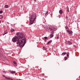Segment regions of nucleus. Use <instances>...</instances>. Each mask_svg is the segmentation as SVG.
Returning a JSON list of instances; mask_svg holds the SVG:
<instances>
[{"label": "nucleus", "mask_w": 80, "mask_h": 80, "mask_svg": "<svg viewBox=\"0 0 80 80\" xmlns=\"http://www.w3.org/2000/svg\"><path fill=\"white\" fill-rule=\"evenodd\" d=\"M17 36L14 37L12 40L13 42H17V44H18L20 48H22L26 43V39L25 37V35L23 32H18L16 33Z\"/></svg>", "instance_id": "obj_1"}, {"label": "nucleus", "mask_w": 80, "mask_h": 80, "mask_svg": "<svg viewBox=\"0 0 80 80\" xmlns=\"http://www.w3.org/2000/svg\"><path fill=\"white\" fill-rule=\"evenodd\" d=\"M36 19H37V14L35 13H33L29 17L30 23L29 24V25H32Z\"/></svg>", "instance_id": "obj_2"}, {"label": "nucleus", "mask_w": 80, "mask_h": 80, "mask_svg": "<svg viewBox=\"0 0 80 80\" xmlns=\"http://www.w3.org/2000/svg\"><path fill=\"white\" fill-rule=\"evenodd\" d=\"M48 30L49 31H55L56 28L55 26H50L48 28Z\"/></svg>", "instance_id": "obj_3"}, {"label": "nucleus", "mask_w": 80, "mask_h": 80, "mask_svg": "<svg viewBox=\"0 0 80 80\" xmlns=\"http://www.w3.org/2000/svg\"><path fill=\"white\" fill-rule=\"evenodd\" d=\"M65 43L66 44V45H72V42L70 41H66Z\"/></svg>", "instance_id": "obj_4"}, {"label": "nucleus", "mask_w": 80, "mask_h": 80, "mask_svg": "<svg viewBox=\"0 0 80 80\" xmlns=\"http://www.w3.org/2000/svg\"><path fill=\"white\" fill-rule=\"evenodd\" d=\"M67 32L68 33H69V34H71V35H72V33H73L72 31L70 30H67Z\"/></svg>", "instance_id": "obj_5"}, {"label": "nucleus", "mask_w": 80, "mask_h": 80, "mask_svg": "<svg viewBox=\"0 0 80 80\" xmlns=\"http://www.w3.org/2000/svg\"><path fill=\"white\" fill-rule=\"evenodd\" d=\"M59 13L60 14H62V13H63V11L62 10H60Z\"/></svg>", "instance_id": "obj_6"}, {"label": "nucleus", "mask_w": 80, "mask_h": 80, "mask_svg": "<svg viewBox=\"0 0 80 80\" xmlns=\"http://www.w3.org/2000/svg\"><path fill=\"white\" fill-rule=\"evenodd\" d=\"M66 10H67V12H69V8H68V6H67V8H66Z\"/></svg>", "instance_id": "obj_7"}, {"label": "nucleus", "mask_w": 80, "mask_h": 80, "mask_svg": "<svg viewBox=\"0 0 80 80\" xmlns=\"http://www.w3.org/2000/svg\"><path fill=\"white\" fill-rule=\"evenodd\" d=\"M65 28V29H66V31L67 30H68V26H67V25H66V26Z\"/></svg>", "instance_id": "obj_8"}, {"label": "nucleus", "mask_w": 80, "mask_h": 80, "mask_svg": "<svg viewBox=\"0 0 80 80\" xmlns=\"http://www.w3.org/2000/svg\"><path fill=\"white\" fill-rule=\"evenodd\" d=\"M52 42V40L49 41V42H47L48 45L50 43H51Z\"/></svg>", "instance_id": "obj_9"}, {"label": "nucleus", "mask_w": 80, "mask_h": 80, "mask_svg": "<svg viewBox=\"0 0 80 80\" xmlns=\"http://www.w3.org/2000/svg\"><path fill=\"white\" fill-rule=\"evenodd\" d=\"M16 72L15 71H12V72H11V73L12 74H15V73Z\"/></svg>", "instance_id": "obj_10"}, {"label": "nucleus", "mask_w": 80, "mask_h": 80, "mask_svg": "<svg viewBox=\"0 0 80 80\" xmlns=\"http://www.w3.org/2000/svg\"><path fill=\"white\" fill-rule=\"evenodd\" d=\"M53 37V34H51L49 36L50 38H52Z\"/></svg>", "instance_id": "obj_11"}, {"label": "nucleus", "mask_w": 80, "mask_h": 80, "mask_svg": "<svg viewBox=\"0 0 80 80\" xmlns=\"http://www.w3.org/2000/svg\"><path fill=\"white\" fill-rule=\"evenodd\" d=\"M66 53H67V52H63L62 53V55H66Z\"/></svg>", "instance_id": "obj_12"}, {"label": "nucleus", "mask_w": 80, "mask_h": 80, "mask_svg": "<svg viewBox=\"0 0 80 80\" xmlns=\"http://www.w3.org/2000/svg\"><path fill=\"white\" fill-rule=\"evenodd\" d=\"M5 8H8V5H5Z\"/></svg>", "instance_id": "obj_13"}, {"label": "nucleus", "mask_w": 80, "mask_h": 80, "mask_svg": "<svg viewBox=\"0 0 80 80\" xmlns=\"http://www.w3.org/2000/svg\"><path fill=\"white\" fill-rule=\"evenodd\" d=\"M66 20H68V21L69 20V19H68V17L67 16H66Z\"/></svg>", "instance_id": "obj_14"}, {"label": "nucleus", "mask_w": 80, "mask_h": 80, "mask_svg": "<svg viewBox=\"0 0 80 80\" xmlns=\"http://www.w3.org/2000/svg\"><path fill=\"white\" fill-rule=\"evenodd\" d=\"M43 48H44L45 50H47V48L45 47H43Z\"/></svg>", "instance_id": "obj_15"}, {"label": "nucleus", "mask_w": 80, "mask_h": 80, "mask_svg": "<svg viewBox=\"0 0 80 80\" xmlns=\"http://www.w3.org/2000/svg\"><path fill=\"white\" fill-rule=\"evenodd\" d=\"M44 38L45 40H48V39L47 38V37H44Z\"/></svg>", "instance_id": "obj_16"}, {"label": "nucleus", "mask_w": 80, "mask_h": 80, "mask_svg": "<svg viewBox=\"0 0 80 80\" xmlns=\"http://www.w3.org/2000/svg\"><path fill=\"white\" fill-rule=\"evenodd\" d=\"M13 62L14 63V65H16L17 64V62H15V61H13Z\"/></svg>", "instance_id": "obj_17"}, {"label": "nucleus", "mask_w": 80, "mask_h": 80, "mask_svg": "<svg viewBox=\"0 0 80 80\" xmlns=\"http://www.w3.org/2000/svg\"><path fill=\"white\" fill-rule=\"evenodd\" d=\"M5 78H7V79H8V80H10V78H7V77H5Z\"/></svg>", "instance_id": "obj_18"}, {"label": "nucleus", "mask_w": 80, "mask_h": 80, "mask_svg": "<svg viewBox=\"0 0 80 80\" xmlns=\"http://www.w3.org/2000/svg\"><path fill=\"white\" fill-rule=\"evenodd\" d=\"M64 60H67V57H65L64 58Z\"/></svg>", "instance_id": "obj_19"}, {"label": "nucleus", "mask_w": 80, "mask_h": 80, "mask_svg": "<svg viewBox=\"0 0 80 80\" xmlns=\"http://www.w3.org/2000/svg\"><path fill=\"white\" fill-rule=\"evenodd\" d=\"M3 13V11H0V13L2 14Z\"/></svg>", "instance_id": "obj_20"}, {"label": "nucleus", "mask_w": 80, "mask_h": 80, "mask_svg": "<svg viewBox=\"0 0 80 80\" xmlns=\"http://www.w3.org/2000/svg\"><path fill=\"white\" fill-rule=\"evenodd\" d=\"M11 32H14V29H12L11 30Z\"/></svg>", "instance_id": "obj_21"}, {"label": "nucleus", "mask_w": 80, "mask_h": 80, "mask_svg": "<svg viewBox=\"0 0 80 80\" xmlns=\"http://www.w3.org/2000/svg\"><path fill=\"white\" fill-rule=\"evenodd\" d=\"M67 57H69V53H68V54H67Z\"/></svg>", "instance_id": "obj_22"}, {"label": "nucleus", "mask_w": 80, "mask_h": 80, "mask_svg": "<svg viewBox=\"0 0 80 80\" xmlns=\"http://www.w3.org/2000/svg\"><path fill=\"white\" fill-rule=\"evenodd\" d=\"M48 11H46V12L45 14H47V13H48Z\"/></svg>", "instance_id": "obj_23"}, {"label": "nucleus", "mask_w": 80, "mask_h": 80, "mask_svg": "<svg viewBox=\"0 0 80 80\" xmlns=\"http://www.w3.org/2000/svg\"><path fill=\"white\" fill-rule=\"evenodd\" d=\"M7 33H8V32H6V33H5L4 34H3V35H5V34H7Z\"/></svg>", "instance_id": "obj_24"}, {"label": "nucleus", "mask_w": 80, "mask_h": 80, "mask_svg": "<svg viewBox=\"0 0 80 80\" xmlns=\"http://www.w3.org/2000/svg\"><path fill=\"white\" fill-rule=\"evenodd\" d=\"M2 76H3V77H5V78L6 77L5 76V75H2Z\"/></svg>", "instance_id": "obj_25"}, {"label": "nucleus", "mask_w": 80, "mask_h": 80, "mask_svg": "<svg viewBox=\"0 0 80 80\" xmlns=\"http://www.w3.org/2000/svg\"><path fill=\"white\" fill-rule=\"evenodd\" d=\"M1 18H3V16H2V17L1 18Z\"/></svg>", "instance_id": "obj_26"}, {"label": "nucleus", "mask_w": 80, "mask_h": 80, "mask_svg": "<svg viewBox=\"0 0 80 80\" xmlns=\"http://www.w3.org/2000/svg\"><path fill=\"white\" fill-rule=\"evenodd\" d=\"M60 17H61L60 15H58V18H60Z\"/></svg>", "instance_id": "obj_27"}, {"label": "nucleus", "mask_w": 80, "mask_h": 80, "mask_svg": "<svg viewBox=\"0 0 80 80\" xmlns=\"http://www.w3.org/2000/svg\"><path fill=\"white\" fill-rule=\"evenodd\" d=\"M2 72H3V73H6V72L5 71H2Z\"/></svg>", "instance_id": "obj_28"}, {"label": "nucleus", "mask_w": 80, "mask_h": 80, "mask_svg": "<svg viewBox=\"0 0 80 80\" xmlns=\"http://www.w3.org/2000/svg\"><path fill=\"white\" fill-rule=\"evenodd\" d=\"M53 33H54L53 32H51V33L53 34Z\"/></svg>", "instance_id": "obj_29"}, {"label": "nucleus", "mask_w": 80, "mask_h": 80, "mask_svg": "<svg viewBox=\"0 0 80 80\" xmlns=\"http://www.w3.org/2000/svg\"><path fill=\"white\" fill-rule=\"evenodd\" d=\"M57 38L58 39V38H59L58 37H57Z\"/></svg>", "instance_id": "obj_30"}, {"label": "nucleus", "mask_w": 80, "mask_h": 80, "mask_svg": "<svg viewBox=\"0 0 80 80\" xmlns=\"http://www.w3.org/2000/svg\"><path fill=\"white\" fill-rule=\"evenodd\" d=\"M18 80H22L20 79H19Z\"/></svg>", "instance_id": "obj_31"}, {"label": "nucleus", "mask_w": 80, "mask_h": 80, "mask_svg": "<svg viewBox=\"0 0 80 80\" xmlns=\"http://www.w3.org/2000/svg\"><path fill=\"white\" fill-rule=\"evenodd\" d=\"M36 0H34V1H36Z\"/></svg>", "instance_id": "obj_32"}, {"label": "nucleus", "mask_w": 80, "mask_h": 80, "mask_svg": "<svg viewBox=\"0 0 80 80\" xmlns=\"http://www.w3.org/2000/svg\"><path fill=\"white\" fill-rule=\"evenodd\" d=\"M45 41H46V40H45Z\"/></svg>", "instance_id": "obj_33"}]
</instances>
